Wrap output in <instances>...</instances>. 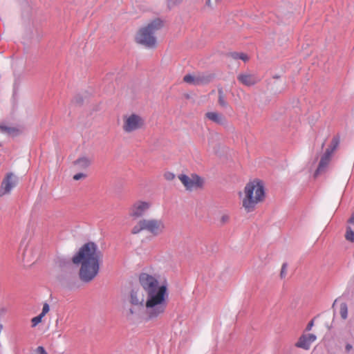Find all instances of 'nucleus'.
Wrapping results in <instances>:
<instances>
[{
    "label": "nucleus",
    "instance_id": "nucleus-1",
    "mask_svg": "<svg viewBox=\"0 0 354 354\" xmlns=\"http://www.w3.org/2000/svg\"><path fill=\"white\" fill-rule=\"evenodd\" d=\"M103 254L94 242L84 244L79 251L71 258L59 257L57 266L68 274L70 277L75 274L73 264H81L80 278L85 283L91 281L98 274Z\"/></svg>",
    "mask_w": 354,
    "mask_h": 354
},
{
    "label": "nucleus",
    "instance_id": "nucleus-2",
    "mask_svg": "<svg viewBox=\"0 0 354 354\" xmlns=\"http://www.w3.org/2000/svg\"><path fill=\"white\" fill-rule=\"evenodd\" d=\"M139 282L147 295V320H158L165 315L168 306L167 285L159 284L156 277L145 272L140 274Z\"/></svg>",
    "mask_w": 354,
    "mask_h": 354
},
{
    "label": "nucleus",
    "instance_id": "nucleus-3",
    "mask_svg": "<svg viewBox=\"0 0 354 354\" xmlns=\"http://www.w3.org/2000/svg\"><path fill=\"white\" fill-rule=\"evenodd\" d=\"M265 196L264 187L261 181L254 180L246 184L242 205L247 212H252L256 205Z\"/></svg>",
    "mask_w": 354,
    "mask_h": 354
},
{
    "label": "nucleus",
    "instance_id": "nucleus-4",
    "mask_svg": "<svg viewBox=\"0 0 354 354\" xmlns=\"http://www.w3.org/2000/svg\"><path fill=\"white\" fill-rule=\"evenodd\" d=\"M162 21L159 19L153 20L147 26L140 28L136 37V41L148 48H153L156 44L155 34L162 27Z\"/></svg>",
    "mask_w": 354,
    "mask_h": 354
},
{
    "label": "nucleus",
    "instance_id": "nucleus-5",
    "mask_svg": "<svg viewBox=\"0 0 354 354\" xmlns=\"http://www.w3.org/2000/svg\"><path fill=\"white\" fill-rule=\"evenodd\" d=\"M165 230V224L163 220L156 218H142L132 227L133 234H140L142 231H147L154 236L162 234Z\"/></svg>",
    "mask_w": 354,
    "mask_h": 354
},
{
    "label": "nucleus",
    "instance_id": "nucleus-6",
    "mask_svg": "<svg viewBox=\"0 0 354 354\" xmlns=\"http://www.w3.org/2000/svg\"><path fill=\"white\" fill-rule=\"evenodd\" d=\"M338 145L339 139L334 138L332 140L330 146L326 149L324 154L321 156L318 167L314 173V176L315 178L326 171L331 160L332 155L338 147Z\"/></svg>",
    "mask_w": 354,
    "mask_h": 354
},
{
    "label": "nucleus",
    "instance_id": "nucleus-7",
    "mask_svg": "<svg viewBox=\"0 0 354 354\" xmlns=\"http://www.w3.org/2000/svg\"><path fill=\"white\" fill-rule=\"evenodd\" d=\"M151 207V203L147 201L138 200L133 202L129 208V216L133 220H140L145 216Z\"/></svg>",
    "mask_w": 354,
    "mask_h": 354
},
{
    "label": "nucleus",
    "instance_id": "nucleus-8",
    "mask_svg": "<svg viewBox=\"0 0 354 354\" xmlns=\"http://www.w3.org/2000/svg\"><path fill=\"white\" fill-rule=\"evenodd\" d=\"M143 124V120L140 116L131 114L124 118L123 129L127 133H131L140 129Z\"/></svg>",
    "mask_w": 354,
    "mask_h": 354
},
{
    "label": "nucleus",
    "instance_id": "nucleus-9",
    "mask_svg": "<svg viewBox=\"0 0 354 354\" xmlns=\"http://www.w3.org/2000/svg\"><path fill=\"white\" fill-rule=\"evenodd\" d=\"M18 183V178L12 172L7 173L3 179L0 187V196L9 194Z\"/></svg>",
    "mask_w": 354,
    "mask_h": 354
},
{
    "label": "nucleus",
    "instance_id": "nucleus-10",
    "mask_svg": "<svg viewBox=\"0 0 354 354\" xmlns=\"http://www.w3.org/2000/svg\"><path fill=\"white\" fill-rule=\"evenodd\" d=\"M178 178L186 189L190 191L201 187L203 184V178L196 174L192 175L191 177L185 174H180L178 176Z\"/></svg>",
    "mask_w": 354,
    "mask_h": 354
},
{
    "label": "nucleus",
    "instance_id": "nucleus-11",
    "mask_svg": "<svg viewBox=\"0 0 354 354\" xmlns=\"http://www.w3.org/2000/svg\"><path fill=\"white\" fill-rule=\"evenodd\" d=\"M130 302L133 306L145 308L147 315V296L145 297L143 292L140 290H132L131 292ZM147 319V317L145 318Z\"/></svg>",
    "mask_w": 354,
    "mask_h": 354
},
{
    "label": "nucleus",
    "instance_id": "nucleus-12",
    "mask_svg": "<svg viewBox=\"0 0 354 354\" xmlns=\"http://www.w3.org/2000/svg\"><path fill=\"white\" fill-rule=\"evenodd\" d=\"M317 339V336L314 334H303L301 335L298 341L295 343L297 348H302L304 350H309L313 342Z\"/></svg>",
    "mask_w": 354,
    "mask_h": 354
},
{
    "label": "nucleus",
    "instance_id": "nucleus-13",
    "mask_svg": "<svg viewBox=\"0 0 354 354\" xmlns=\"http://www.w3.org/2000/svg\"><path fill=\"white\" fill-rule=\"evenodd\" d=\"M238 81L246 86H252L256 84L259 78L255 74L244 72L237 75Z\"/></svg>",
    "mask_w": 354,
    "mask_h": 354
},
{
    "label": "nucleus",
    "instance_id": "nucleus-14",
    "mask_svg": "<svg viewBox=\"0 0 354 354\" xmlns=\"http://www.w3.org/2000/svg\"><path fill=\"white\" fill-rule=\"evenodd\" d=\"M184 82L188 84L198 85L200 84L207 83L210 80V77H194L190 74L186 75L183 77Z\"/></svg>",
    "mask_w": 354,
    "mask_h": 354
},
{
    "label": "nucleus",
    "instance_id": "nucleus-15",
    "mask_svg": "<svg viewBox=\"0 0 354 354\" xmlns=\"http://www.w3.org/2000/svg\"><path fill=\"white\" fill-rule=\"evenodd\" d=\"M205 117L218 124L222 125L226 122L225 118L222 114L216 111H209L206 113Z\"/></svg>",
    "mask_w": 354,
    "mask_h": 354
},
{
    "label": "nucleus",
    "instance_id": "nucleus-16",
    "mask_svg": "<svg viewBox=\"0 0 354 354\" xmlns=\"http://www.w3.org/2000/svg\"><path fill=\"white\" fill-rule=\"evenodd\" d=\"M91 159L86 156L80 157L74 162V165L79 169H87L91 165Z\"/></svg>",
    "mask_w": 354,
    "mask_h": 354
},
{
    "label": "nucleus",
    "instance_id": "nucleus-17",
    "mask_svg": "<svg viewBox=\"0 0 354 354\" xmlns=\"http://www.w3.org/2000/svg\"><path fill=\"white\" fill-rule=\"evenodd\" d=\"M218 104L221 106L225 108L227 106V102L225 100L224 92L222 88H219L218 89Z\"/></svg>",
    "mask_w": 354,
    "mask_h": 354
},
{
    "label": "nucleus",
    "instance_id": "nucleus-18",
    "mask_svg": "<svg viewBox=\"0 0 354 354\" xmlns=\"http://www.w3.org/2000/svg\"><path fill=\"white\" fill-rule=\"evenodd\" d=\"M230 56L234 59H241L244 62L248 59L247 55L243 53L232 52L230 53Z\"/></svg>",
    "mask_w": 354,
    "mask_h": 354
},
{
    "label": "nucleus",
    "instance_id": "nucleus-19",
    "mask_svg": "<svg viewBox=\"0 0 354 354\" xmlns=\"http://www.w3.org/2000/svg\"><path fill=\"white\" fill-rule=\"evenodd\" d=\"M339 313H340L341 317L343 319H347V317H348V306L346 303L344 302L340 304Z\"/></svg>",
    "mask_w": 354,
    "mask_h": 354
},
{
    "label": "nucleus",
    "instance_id": "nucleus-20",
    "mask_svg": "<svg viewBox=\"0 0 354 354\" xmlns=\"http://www.w3.org/2000/svg\"><path fill=\"white\" fill-rule=\"evenodd\" d=\"M345 237L347 241L354 242V232L351 230V227H346Z\"/></svg>",
    "mask_w": 354,
    "mask_h": 354
},
{
    "label": "nucleus",
    "instance_id": "nucleus-21",
    "mask_svg": "<svg viewBox=\"0 0 354 354\" xmlns=\"http://www.w3.org/2000/svg\"><path fill=\"white\" fill-rule=\"evenodd\" d=\"M31 354H48L44 346H39L34 349Z\"/></svg>",
    "mask_w": 354,
    "mask_h": 354
},
{
    "label": "nucleus",
    "instance_id": "nucleus-22",
    "mask_svg": "<svg viewBox=\"0 0 354 354\" xmlns=\"http://www.w3.org/2000/svg\"><path fill=\"white\" fill-rule=\"evenodd\" d=\"M44 317L41 315H39L35 317H33L32 319V327H35L37 325H38L41 322V319Z\"/></svg>",
    "mask_w": 354,
    "mask_h": 354
},
{
    "label": "nucleus",
    "instance_id": "nucleus-23",
    "mask_svg": "<svg viewBox=\"0 0 354 354\" xmlns=\"http://www.w3.org/2000/svg\"><path fill=\"white\" fill-rule=\"evenodd\" d=\"M49 310H50V306H49L48 304L46 302L43 305L42 311L40 313V315H41L43 317H44L46 315V314L48 313Z\"/></svg>",
    "mask_w": 354,
    "mask_h": 354
},
{
    "label": "nucleus",
    "instance_id": "nucleus-24",
    "mask_svg": "<svg viewBox=\"0 0 354 354\" xmlns=\"http://www.w3.org/2000/svg\"><path fill=\"white\" fill-rule=\"evenodd\" d=\"M164 176L167 180H172L175 178V174L172 172L167 171L164 174Z\"/></svg>",
    "mask_w": 354,
    "mask_h": 354
},
{
    "label": "nucleus",
    "instance_id": "nucleus-25",
    "mask_svg": "<svg viewBox=\"0 0 354 354\" xmlns=\"http://www.w3.org/2000/svg\"><path fill=\"white\" fill-rule=\"evenodd\" d=\"M86 177V174L84 173H77L73 176L75 180H79Z\"/></svg>",
    "mask_w": 354,
    "mask_h": 354
},
{
    "label": "nucleus",
    "instance_id": "nucleus-26",
    "mask_svg": "<svg viewBox=\"0 0 354 354\" xmlns=\"http://www.w3.org/2000/svg\"><path fill=\"white\" fill-rule=\"evenodd\" d=\"M230 219V216L227 214H223L221 218V224L227 223Z\"/></svg>",
    "mask_w": 354,
    "mask_h": 354
},
{
    "label": "nucleus",
    "instance_id": "nucleus-27",
    "mask_svg": "<svg viewBox=\"0 0 354 354\" xmlns=\"http://www.w3.org/2000/svg\"><path fill=\"white\" fill-rule=\"evenodd\" d=\"M286 264L283 263L282 266V268H281V277L282 278L286 276Z\"/></svg>",
    "mask_w": 354,
    "mask_h": 354
},
{
    "label": "nucleus",
    "instance_id": "nucleus-28",
    "mask_svg": "<svg viewBox=\"0 0 354 354\" xmlns=\"http://www.w3.org/2000/svg\"><path fill=\"white\" fill-rule=\"evenodd\" d=\"M314 325V321L313 320H311L308 324H307V326L306 328V330L307 331H309L312 329V327Z\"/></svg>",
    "mask_w": 354,
    "mask_h": 354
},
{
    "label": "nucleus",
    "instance_id": "nucleus-29",
    "mask_svg": "<svg viewBox=\"0 0 354 354\" xmlns=\"http://www.w3.org/2000/svg\"><path fill=\"white\" fill-rule=\"evenodd\" d=\"M353 348V346L351 344H346L345 346V349L346 352H349Z\"/></svg>",
    "mask_w": 354,
    "mask_h": 354
},
{
    "label": "nucleus",
    "instance_id": "nucleus-30",
    "mask_svg": "<svg viewBox=\"0 0 354 354\" xmlns=\"http://www.w3.org/2000/svg\"><path fill=\"white\" fill-rule=\"evenodd\" d=\"M169 4H176L180 3L182 0H167Z\"/></svg>",
    "mask_w": 354,
    "mask_h": 354
},
{
    "label": "nucleus",
    "instance_id": "nucleus-31",
    "mask_svg": "<svg viewBox=\"0 0 354 354\" xmlns=\"http://www.w3.org/2000/svg\"><path fill=\"white\" fill-rule=\"evenodd\" d=\"M348 223L354 225V212L352 214L351 218L348 221Z\"/></svg>",
    "mask_w": 354,
    "mask_h": 354
},
{
    "label": "nucleus",
    "instance_id": "nucleus-32",
    "mask_svg": "<svg viewBox=\"0 0 354 354\" xmlns=\"http://www.w3.org/2000/svg\"><path fill=\"white\" fill-rule=\"evenodd\" d=\"M6 313L5 308H0V315H3Z\"/></svg>",
    "mask_w": 354,
    "mask_h": 354
},
{
    "label": "nucleus",
    "instance_id": "nucleus-33",
    "mask_svg": "<svg viewBox=\"0 0 354 354\" xmlns=\"http://www.w3.org/2000/svg\"><path fill=\"white\" fill-rule=\"evenodd\" d=\"M129 311H130V313H131V315H133V314H134V311H133V310L132 308H130Z\"/></svg>",
    "mask_w": 354,
    "mask_h": 354
},
{
    "label": "nucleus",
    "instance_id": "nucleus-34",
    "mask_svg": "<svg viewBox=\"0 0 354 354\" xmlns=\"http://www.w3.org/2000/svg\"><path fill=\"white\" fill-rule=\"evenodd\" d=\"M337 302V299L335 300L333 304V307L335 306V303Z\"/></svg>",
    "mask_w": 354,
    "mask_h": 354
},
{
    "label": "nucleus",
    "instance_id": "nucleus-35",
    "mask_svg": "<svg viewBox=\"0 0 354 354\" xmlns=\"http://www.w3.org/2000/svg\"><path fill=\"white\" fill-rule=\"evenodd\" d=\"M208 1H209V0H208Z\"/></svg>",
    "mask_w": 354,
    "mask_h": 354
}]
</instances>
